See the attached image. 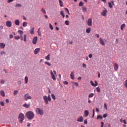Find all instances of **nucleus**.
I'll use <instances>...</instances> for the list:
<instances>
[{
  "label": "nucleus",
  "instance_id": "nucleus-1",
  "mask_svg": "<svg viewBox=\"0 0 127 127\" xmlns=\"http://www.w3.org/2000/svg\"><path fill=\"white\" fill-rule=\"evenodd\" d=\"M25 115L28 120H32L35 117V114L32 111H27Z\"/></svg>",
  "mask_w": 127,
  "mask_h": 127
},
{
  "label": "nucleus",
  "instance_id": "nucleus-2",
  "mask_svg": "<svg viewBox=\"0 0 127 127\" xmlns=\"http://www.w3.org/2000/svg\"><path fill=\"white\" fill-rule=\"evenodd\" d=\"M43 98L46 104H48L49 102H51V98L50 97V95H48V96L44 95L43 96Z\"/></svg>",
  "mask_w": 127,
  "mask_h": 127
},
{
  "label": "nucleus",
  "instance_id": "nucleus-3",
  "mask_svg": "<svg viewBox=\"0 0 127 127\" xmlns=\"http://www.w3.org/2000/svg\"><path fill=\"white\" fill-rule=\"evenodd\" d=\"M36 113L37 115H40V116H43L44 114V111L43 109L40 108H36L35 110Z\"/></svg>",
  "mask_w": 127,
  "mask_h": 127
},
{
  "label": "nucleus",
  "instance_id": "nucleus-4",
  "mask_svg": "<svg viewBox=\"0 0 127 127\" xmlns=\"http://www.w3.org/2000/svg\"><path fill=\"white\" fill-rule=\"evenodd\" d=\"M18 118L20 119L19 122L20 123H22L23 121L25 119V115L22 113H20L19 114V117Z\"/></svg>",
  "mask_w": 127,
  "mask_h": 127
},
{
  "label": "nucleus",
  "instance_id": "nucleus-5",
  "mask_svg": "<svg viewBox=\"0 0 127 127\" xmlns=\"http://www.w3.org/2000/svg\"><path fill=\"white\" fill-rule=\"evenodd\" d=\"M51 75L52 79L53 80H56V78L55 77V76H56V71L55 70H54L53 72L51 71Z\"/></svg>",
  "mask_w": 127,
  "mask_h": 127
},
{
  "label": "nucleus",
  "instance_id": "nucleus-6",
  "mask_svg": "<svg viewBox=\"0 0 127 127\" xmlns=\"http://www.w3.org/2000/svg\"><path fill=\"white\" fill-rule=\"evenodd\" d=\"M24 99L25 101L32 99V96L29 95V93H27L24 95Z\"/></svg>",
  "mask_w": 127,
  "mask_h": 127
},
{
  "label": "nucleus",
  "instance_id": "nucleus-7",
  "mask_svg": "<svg viewBox=\"0 0 127 127\" xmlns=\"http://www.w3.org/2000/svg\"><path fill=\"white\" fill-rule=\"evenodd\" d=\"M107 41L105 39H103L102 38H100L99 39V42L100 44L102 46H105V43H106Z\"/></svg>",
  "mask_w": 127,
  "mask_h": 127
},
{
  "label": "nucleus",
  "instance_id": "nucleus-8",
  "mask_svg": "<svg viewBox=\"0 0 127 127\" xmlns=\"http://www.w3.org/2000/svg\"><path fill=\"white\" fill-rule=\"evenodd\" d=\"M18 33L20 35L21 40L22 41H24V38H23V35L24 34V32L22 30H18Z\"/></svg>",
  "mask_w": 127,
  "mask_h": 127
},
{
  "label": "nucleus",
  "instance_id": "nucleus-9",
  "mask_svg": "<svg viewBox=\"0 0 127 127\" xmlns=\"http://www.w3.org/2000/svg\"><path fill=\"white\" fill-rule=\"evenodd\" d=\"M37 41H38V37L35 36V37H34V38L32 39V43L34 45H36L37 43Z\"/></svg>",
  "mask_w": 127,
  "mask_h": 127
},
{
  "label": "nucleus",
  "instance_id": "nucleus-10",
  "mask_svg": "<svg viewBox=\"0 0 127 127\" xmlns=\"http://www.w3.org/2000/svg\"><path fill=\"white\" fill-rule=\"evenodd\" d=\"M6 26H7V27H9V28L11 27H12V22H11V21H6Z\"/></svg>",
  "mask_w": 127,
  "mask_h": 127
},
{
  "label": "nucleus",
  "instance_id": "nucleus-11",
  "mask_svg": "<svg viewBox=\"0 0 127 127\" xmlns=\"http://www.w3.org/2000/svg\"><path fill=\"white\" fill-rule=\"evenodd\" d=\"M104 9H105V10L101 12V16H102L103 17H106V14H107V10L105 8Z\"/></svg>",
  "mask_w": 127,
  "mask_h": 127
},
{
  "label": "nucleus",
  "instance_id": "nucleus-12",
  "mask_svg": "<svg viewBox=\"0 0 127 127\" xmlns=\"http://www.w3.org/2000/svg\"><path fill=\"white\" fill-rule=\"evenodd\" d=\"M92 19L91 18H89L87 21V25L88 26H92Z\"/></svg>",
  "mask_w": 127,
  "mask_h": 127
},
{
  "label": "nucleus",
  "instance_id": "nucleus-13",
  "mask_svg": "<svg viewBox=\"0 0 127 127\" xmlns=\"http://www.w3.org/2000/svg\"><path fill=\"white\" fill-rule=\"evenodd\" d=\"M40 50H41L40 48H36L34 50V54H36V55L38 54L40 52Z\"/></svg>",
  "mask_w": 127,
  "mask_h": 127
},
{
  "label": "nucleus",
  "instance_id": "nucleus-14",
  "mask_svg": "<svg viewBox=\"0 0 127 127\" xmlns=\"http://www.w3.org/2000/svg\"><path fill=\"white\" fill-rule=\"evenodd\" d=\"M118 68H119V66L118 64L116 63H115L114 64V71H117L118 70Z\"/></svg>",
  "mask_w": 127,
  "mask_h": 127
},
{
  "label": "nucleus",
  "instance_id": "nucleus-15",
  "mask_svg": "<svg viewBox=\"0 0 127 127\" xmlns=\"http://www.w3.org/2000/svg\"><path fill=\"white\" fill-rule=\"evenodd\" d=\"M90 83L92 85V86L93 87H96L98 85V83L96 80L95 81V84L93 83L92 81H90Z\"/></svg>",
  "mask_w": 127,
  "mask_h": 127
},
{
  "label": "nucleus",
  "instance_id": "nucleus-16",
  "mask_svg": "<svg viewBox=\"0 0 127 127\" xmlns=\"http://www.w3.org/2000/svg\"><path fill=\"white\" fill-rule=\"evenodd\" d=\"M83 121H84V118H83V116H80L77 119V122H83Z\"/></svg>",
  "mask_w": 127,
  "mask_h": 127
},
{
  "label": "nucleus",
  "instance_id": "nucleus-17",
  "mask_svg": "<svg viewBox=\"0 0 127 127\" xmlns=\"http://www.w3.org/2000/svg\"><path fill=\"white\" fill-rule=\"evenodd\" d=\"M0 95L1 96H2L3 97H5V91L3 90H1L0 92Z\"/></svg>",
  "mask_w": 127,
  "mask_h": 127
},
{
  "label": "nucleus",
  "instance_id": "nucleus-18",
  "mask_svg": "<svg viewBox=\"0 0 127 127\" xmlns=\"http://www.w3.org/2000/svg\"><path fill=\"white\" fill-rule=\"evenodd\" d=\"M5 47V44L4 43H0V48L1 49H4Z\"/></svg>",
  "mask_w": 127,
  "mask_h": 127
},
{
  "label": "nucleus",
  "instance_id": "nucleus-19",
  "mask_svg": "<svg viewBox=\"0 0 127 127\" xmlns=\"http://www.w3.org/2000/svg\"><path fill=\"white\" fill-rule=\"evenodd\" d=\"M71 84H72V87H73L74 85H76L77 87H79V84H78L77 82L72 81Z\"/></svg>",
  "mask_w": 127,
  "mask_h": 127
},
{
  "label": "nucleus",
  "instance_id": "nucleus-20",
  "mask_svg": "<svg viewBox=\"0 0 127 127\" xmlns=\"http://www.w3.org/2000/svg\"><path fill=\"white\" fill-rule=\"evenodd\" d=\"M15 24L17 26H19L20 25V21L18 19H16L15 21Z\"/></svg>",
  "mask_w": 127,
  "mask_h": 127
},
{
  "label": "nucleus",
  "instance_id": "nucleus-21",
  "mask_svg": "<svg viewBox=\"0 0 127 127\" xmlns=\"http://www.w3.org/2000/svg\"><path fill=\"white\" fill-rule=\"evenodd\" d=\"M23 107L26 108H29L30 107V104H27V103H24L23 104Z\"/></svg>",
  "mask_w": 127,
  "mask_h": 127
},
{
  "label": "nucleus",
  "instance_id": "nucleus-22",
  "mask_svg": "<svg viewBox=\"0 0 127 127\" xmlns=\"http://www.w3.org/2000/svg\"><path fill=\"white\" fill-rule=\"evenodd\" d=\"M30 34H31V35H33V34H34V27L30 29Z\"/></svg>",
  "mask_w": 127,
  "mask_h": 127
},
{
  "label": "nucleus",
  "instance_id": "nucleus-23",
  "mask_svg": "<svg viewBox=\"0 0 127 127\" xmlns=\"http://www.w3.org/2000/svg\"><path fill=\"white\" fill-rule=\"evenodd\" d=\"M50 54H48L47 56L45 57V59L47 61L50 60Z\"/></svg>",
  "mask_w": 127,
  "mask_h": 127
},
{
  "label": "nucleus",
  "instance_id": "nucleus-24",
  "mask_svg": "<svg viewBox=\"0 0 127 127\" xmlns=\"http://www.w3.org/2000/svg\"><path fill=\"white\" fill-rule=\"evenodd\" d=\"M89 114L88 110H85L84 111V116L85 117H87Z\"/></svg>",
  "mask_w": 127,
  "mask_h": 127
},
{
  "label": "nucleus",
  "instance_id": "nucleus-25",
  "mask_svg": "<svg viewBox=\"0 0 127 127\" xmlns=\"http://www.w3.org/2000/svg\"><path fill=\"white\" fill-rule=\"evenodd\" d=\"M60 14L62 15L63 18H65V14H64V11H61L60 12Z\"/></svg>",
  "mask_w": 127,
  "mask_h": 127
},
{
  "label": "nucleus",
  "instance_id": "nucleus-26",
  "mask_svg": "<svg viewBox=\"0 0 127 127\" xmlns=\"http://www.w3.org/2000/svg\"><path fill=\"white\" fill-rule=\"evenodd\" d=\"M125 26H126V25L125 23L122 24L121 26V30L123 31V28H125Z\"/></svg>",
  "mask_w": 127,
  "mask_h": 127
},
{
  "label": "nucleus",
  "instance_id": "nucleus-27",
  "mask_svg": "<svg viewBox=\"0 0 127 127\" xmlns=\"http://www.w3.org/2000/svg\"><path fill=\"white\" fill-rule=\"evenodd\" d=\"M59 3L60 4V7H63V3L61 0H59Z\"/></svg>",
  "mask_w": 127,
  "mask_h": 127
},
{
  "label": "nucleus",
  "instance_id": "nucleus-28",
  "mask_svg": "<svg viewBox=\"0 0 127 127\" xmlns=\"http://www.w3.org/2000/svg\"><path fill=\"white\" fill-rule=\"evenodd\" d=\"M70 77L71 79L74 80V72H71V74H70Z\"/></svg>",
  "mask_w": 127,
  "mask_h": 127
},
{
  "label": "nucleus",
  "instance_id": "nucleus-29",
  "mask_svg": "<svg viewBox=\"0 0 127 127\" xmlns=\"http://www.w3.org/2000/svg\"><path fill=\"white\" fill-rule=\"evenodd\" d=\"M82 11H83V12H87V8H86V7L83 6V7H82Z\"/></svg>",
  "mask_w": 127,
  "mask_h": 127
},
{
  "label": "nucleus",
  "instance_id": "nucleus-30",
  "mask_svg": "<svg viewBox=\"0 0 127 127\" xmlns=\"http://www.w3.org/2000/svg\"><path fill=\"white\" fill-rule=\"evenodd\" d=\"M45 64H47V65H48V66H51V64H50V63H49L47 61L45 62Z\"/></svg>",
  "mask_w": 127,
  "mask_h": 127
},
{
  "label": "nucleus",
  "instance_id": "nucleus-31",
  "mask_svg": "<svg viewBox=\"0 0 127 127\" xmlns=\"http://www.w3.org/2000/svg\"><path fill=\"white\" fill-rule=\"evenodd\" d=\"M23 38V40L25 42H27V35L25 34L24 35V38Z\"/></svg>",
  "mask_w": 127,
  "mask_h": 127
},
{
  "label": "nucleus",
  "instance_id": "nucleus-32",
  "mask_svg": "<svg viewBox=\"0 0 127 127\" xmlns=\"http://www.w3.org/2000/svg\"><path fill=\"white\" fill-rule=\"evenodd\" d=\"M27 26V23L26 22H24L23 23V27H26Z\"/></svg>",
  "mask_w": 127,
  "mask_h": 127
},
{
  "label": "nucleus",
  "instance_id": "nucleus-33",
  "mask_svg": "<svg viewBox=\"0 0 127 127\" xmlns=\"http://www.w3.org/2000/svg\"><path fill=\"white\" fill-rule=\"evenodd\" d=\"M25 83L27 84L28 82V77L27 76L25 77Z\"/></svg>",
  "mask_w": 127,
  "mask_h": 127
},
{
  "label": "nucleus",
  "instance_id": "nucleus-34",
  "mask_svg": "<svg viewBox=\"0 0 127 127\" xmlns=\"http://www.w3.org/2000/svg\"><path fill=\"white\" fill-rule=\"evenodd\" d=\"M108 6L110 9H113V5L111 4L110 2H108Z\"/></svg>",
  "mask_w": 127,
  "mask_h": 127
},
{
  "label": "nucleus",
  "instance_id": "nucleus-35",
  "mask_svg": "<svg viewBox=\"0 0 127 127\" xmlns=\"http://www.w3.org/2000/svg\"><path fill=\"white\" fill-rule=\"evenodd\" d=\"M102 118H103V117H102V116L101 115H97V120H98L99 119H102Z\"/></svg>",
  "mask_w": 127,
  "mask_h": 127
},
{
  "label": "nucleus",
  "instance_id": "nucleus-36",
  "mask_svg": "<svg viewBox=\"0 0 127 127\" xmlns=\"http://www.w3.org/2000/svg\"><path fill=\"white\" fill-rule=\"evenodd\" d=\"M90 31H91L90 28H88L86 29V33H87V34H89V33L90 32Z\"/></svg>",
  "mask_w": 127,
  "mask_h": 127
},
{
  "label": "nucleus",
  "instance_id": "nucleus-37",
  "mask_svg": "<svg viewBox=\"0 0 127 127\" xmlns=\"http://www.w3.org/2000/svg\"><path fill=\"white\" fill-rule=\"evenodd\" d=\"M40 28H39V29H38V35H39V36H41L42 33H41V32H40Z\"/></svg>",
  "mask_w": 127,
  "mask_h": 127
},
{
  "label": "nucleus",
  "instance_id": "nucleus-38",
  "mask_svg": "<svg viewBox=\"0 0 127 127\" xmlns=\"http://www.w3.org/2000/svg\"><path fill=\"white\" fill-rule=\"evenodd\" d=\"M65 11L67 13L68 15H70V12L69 11V9L67 8H65Z\"/></svg>",
  "mask_w": 127,
  "mask_h": 127
},
{
  "label": "nucleus",
  "instance_id": "nucleus-39",
  "mask_svg": "<svg viewBox=\"0 0 127 127\" xmlns=\"http://www.w3.org/2000/svg\"><path fill=\"white\" fill-rule=\"evenodd\" d=\"M49 28L51 30H53V26H52L51 23H49Z\"/></svg>",
  "mask_w": 127,
  "mask_h": 127
},
{
  "label": "nucleus",
  "instance_id": "nucleus-40",
  "mask_svg": "<svg viewBox=\"0 0 127 127\" xmlns=\"http://www.w3.org/2000/svg\"><path fill=\"white\" fill-rule=\"evenodd\" d=\"M14 38H15V40H19L20 39V36H15Z\"/></svg>",
  "mask_w": 127,
  "mask_h": 127
},
{
  "label": "nucleus",
  "instance_id": "nucleus-41",
  "mask_svg": "<svg viewBox=\"0 0 127 127\" xmlns=\"http://www.w3.org/2000/svg\"><path fill=\"white\" fill-rule=\"evenodd\" d=\"M15 7H22V5L21 4H17L15 5Z\"/></svg>",
  "mask_w": 127,
  "mask_h": 127
},
{
  "label": "nucleus",
  "instance_id": "nucleus-42",
  "mask_svg": "<svg viewBox=\"0 0 127 127\" xmlns=\"http://www.w3.org/2000/svg\"><path fill=\"white\" fill-rule=\"evenodd\" d=\"M0 104L1 106H5V103L3 101H1L0 102Z\"/></svg>",
  "mask_w": 127,
  "mask_h": 127
},
{
  "label": "nucleus",
  "instance_id": "nucleus-43",
  "mask_svg": "<svg viewBox=\"0 0 127 127\" xmlns=\"http://www.w3.org/2000/svg\"><path fill=\"white\" fill-rule=\"evenodd\" d=\"M84 6V3L80 2L79 4V7H82Z\"/></svg>",
  "mask_w": 127,
  "mask_h": 127
},
{
  "label": "nucleus",
  "instance_id": "nucleus-44",
  "mask_svg": "<svg viewBox=\"0 0 127 127\" xmlns=\"http://www.w3.org/2000/svg\"><path fill=\"white\" fill-rule=\"evenodd\" d=\"M18 93V91L17 90H14V95L15 96Z\"/></svg>",
  "mask_w": 127,
  "mask_h": 127
},
{
  "label": "nucleus",
  "instance_id": "nucleus-45",
  "mask_svg": "<svg viewBox=\"0 0 127 127\" xmlns=\"http://www.w3.org/2000/svg\"><path fill=\"white\" fill-rule=\"evenodd\" d=\"M41 11H42V12L43 14H46V12L45 11V10H44V8H42Z\"/></svg>",
  "mask_w": 127,
  "mask_h": 127
},
{
  "label": "nucleus",
  "instance_id": "nucleus-46",
  "mask_svg": "<svg viewBox=\"0 0 127 127\" xmlns=\"http://www.w3.org/2000/svg\"><path fill=\"white\" fill-rule=\"evenodd\" d=\"M96 91H97V92L100 93V89L99 87H97L96 88Z\"/></svg>",
  "mask_w": 127,
  "mask_h": 127
},
{
  "label": "nucleus",
  "instance_id": "nucleus-47",
  "mask_svg": "<svg viewBox=\"0 0 127 127\" xmlns=\"http://www.w3.org/2000/svg\"><path fill=\"white\" fill-rule=\"evenodd\" d=\"M51 97L53 100H55V95H54V94H51Z\"/></svg>",
  "mask_w": 127,
  "mask_h": 127
},
{
  "label": "nucleus",
  "instance_id": "nucleus-48",
  "mask_svg": "<svg viewBox=\"0 0 127 127\" xmlns=\"http://www.w3.org/2000/svg\"><path fill=\"white\" fill-rule=\"evenodd\" d=\"M94 96V94L93 93H91L89 96L88 97L89 98H92Z\"/></svg>",
  "mask_w": 127,
  "mask_h": 127
},
{
  "label": "nucleus",
  "instance_id": "nucleus-49",
  "mask_svg": "<svg viewBox=\"0 0 127 127\" xmlns=\"http://www.w3.org/2000/svg\"><path fill=\"white\" fill-rule=\"evenodd\" d=\"M13 1H14V0H7V3H12Z\"/></svg>",
  "mask_w": 127,
  "mask_h": 127
},
{
  "label": "nucleus",
  "instance_id": "nucleus-50",
  "mask_svg": "<svg viewBox=\"0 0 127 127\" xmlns=\"http://www.w3.org/2000/svg\"><path fill=\"white\" fill-rule=\"evenodd\" d=\"M65 25L69 26V21L65 20Z\"/></svg>",
  "mask_w": 127,
  "mask_h": 127
},
{
  "label": "nucleus",
  "instance_id": "nucleus-51",
  "mask_svg": "<svg viewBox=\"0 0 127 127\" xmlns=\"http://www.w3.org/2000/svg\"><path fill=\"white\" fill-rule=\"evenodd\" d=\"M124 86L127 88V79L125 81V83L124 84Z\"/></svg>",
  "mask_w": 127,
  "mask_h": 127
},
{
  "label": "nucleus",
  "instance_id": "nucleus-52",
  "mask_svg": "<svg viewBox=\"0 0 127 127\" xmlns=\"http://www.w3.org/2000/svg\"><path fill=\"white\" fill-rule=\"evenodd\" d=\"M5 102H6V103H7V104L9 103V102H10L9 99H6L5 100Z\"/></svg>",
  "mask_w": 127,
  "mask_h": 127
},
{
  "label": "nucleus",
  "instance_id": "nucleus-53",
  "mask_svg": "<svg viewBox=\"0 0 127 127\" xmlns=\"http://www.w3.org/2000/svg\"><path fill=\"white\" fill-rule=\"evenodd\" d=\"M64 85H68V81H64Z\"/></svg>",
  "mask_w": 127,
  "mask_h": 127
},
{
  "label": "nucleus",
  "instance_id": "nucleus-54",
  "mask_svg": "<svg viewBox=\"0 0 127 127\" xmlns=\"http://www.w3.org/2000/svg\"><path fill=\"white\" fill-rule=\"evenodd\" d=\"M9 38L10 39H13V35L12 34L9 35Z\"/></svg>",
  "mask_w": 127,
  "mask_h": 127
},
{
  "label": "nucleus",
  "instance_id": "nucleus-55",
  "mask_svg": "<svg viewBox=\"0 0 127 127\" xmlns=\"http://www.w3.org/2000/svg\"><path fill=\"white\" fill-rule=\"evenodd\" d=\"M1 83L2 84H5V80H1Z\"/></svg>",
  "mask_w": 127,
  "mask_h": 127
},
{
  "label": "nucleus",
  "instance_id": "nucleus-56",
  "mask_svg": "<svg viewBox=\"0 0 127 127\" xmlns=\"http://www.w3.org/2000/svg\"><path fill=\"white\" fill-rule=\"evenodd\" d=\"M94 115H95V110H94V109H93L92 118H93L94 117Z\"/></svg>",
  "mask_w": 127,
  "mask_h": 127
},
{
  "label": "nucleus",
  "instance_id": "nucleus-57",
  "mask_svg": "<svg viewBox=\"0 0 127 127\" xmlns=\"http://www.w3.org/2000/svg\"><path fill=\"white\" fill-rule=\"evenodd\" d=\"M1 55H4L5 54V52L4 51H2L0 52Z\"/></svg>",
  "mask_w": 127,
  "mask_h": 127
},
{
  "label": "nucleus",
  "instance_id": "nucleus-58",
  "mask_svg": "<svg viewBox=\"0 0 127 127\" xmlns=\"http://www.w3.org/2000/svg\"><path fill=\"white\" fill-rule=\"evenodd\" d=\"M82 65H83V68H85L86 67V64H82Z\"/></svg>",
  "mask_w": 127,
  "mask_h": 127
},
{
  "label": "nucleus",
  "instance_id": "nucleus-59",
  "mask_svg": "<svg viewBox=\"0 0 127 127\" xmlns=\"http://www.w3.org/2000/svg\"><path fill=\"white\" fill-rule=\"evenodd\" d=\"M114 2H115V1H114V0L111 1V3H112V6H114V5H115Z\"/></svg>",
  "mask_w": 127,
  "mask_h": 127
},
{
  "label": "nucleus",
  "instance_id": "nucleus-60",
  "mask_svg": "<svg viewBox=\"0 0 127 127\" xmlns=\"http://www.w3.org/2000/svg\"><path fill=\"white\" fill-rule=\"evenodd\" d=\"M103 125H104V122L102 121V122H101V127H103Z\"/></svg>",
  "mask_w": 127,
  "mask_h": 127
},
{
  "label": "nucleus",
  "instance_id": "nucleus-61",
  "mask_svg": "<svg viewBox=\"0 0 127 127\" xmlns=\"http://www.w3.org/2000/svg\"><path fill=\"white\" fill-rule=\"evenodd\" d=\"M107 116V113L103 114V118H106Z\"/></svg>",
  "mask_w": 127,
  "mask_h": 127
},
{
  "label": "nucleus",
  "instance_id": "nucleus-62",
  "mask_svg": "<svg viewBox=\"0 0 127 127\" xmlns=\"http://www.w3.org/2000/svg\"><path fill=\"white\" fill-rule=\"evenodd\" d=\"M84 123L86 125L87 124V119H85Z\"/></svg>",
  "mask_w": 127,
  "mask_h": 127
},
{
  "label": "nucleus",
  "instance_id": "nucleus-63",
  "mask_svg": "<svg viewBox=\"0 0 127 127\" xmlns=\"http://www.w3.org/2000/svg\"><path fill=\"white\" fill-rule=\"evenodd\" d=\"M104 108H105L106 110L107 109V105L106 104V103H104Z\"/></svg>",
  "mask_w": 127,
  "mask_h": 127
},
{
  "label": "nucleus",
  "instance_id": "nucleus-64",
  "mask_svg": "<svg viewBox=\"0 0 127 127\" xmlns=\"http://www.w3.org/2000/svg\"><path fill=\"white\" fill-rule=\"evenodd\" d=\"M96 112H97V113L99 112V110L98 108H96Z\"/></svg>",
  "mask_w": 127,
  "mask_h": 127
}]
</instances>
